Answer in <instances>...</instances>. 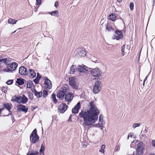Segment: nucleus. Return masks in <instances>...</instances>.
<instances>
[{
	"label": "nucleus",
	"instance_id": "obj_1",
	"mask_svg": "<svg viewBox=\"0 0 155 155\" xmlns=\"http://www.w3.org/2000/svg\"><path fill=\"white\" fill-rule=\"evenodd\" d=\"M89 106L90 108L88 110H82L78 116L83 118L84 124L87 126L91 125L95 122L100 113L94 101L90 102Z\"/></svg>",
	"mask_w": 155,
	"mask_h": 155
},
{
	"label": "nucleus",
	"instance_id": "obj_2",
	"mask_svg": "<svg viewBox=\"0 0 155 155\" xmlns=\"http://www.w3.org/2000/svg\"><path fill=\"white\" fill-rule=\"evenodd\" d=\"M18 67V64L16 62H12L8 65L7 69H4L3 70H0V72L4 71L7 72H12L15 70Z\"/></svg>",
	"mask_w": 155,
	"mask_h": 155
},
{
	"label": "nucleus",
	"instance_id": "obj_3",
	"mask_svg": "<svg viewBox=\"0 0 155 155\" xmlns=\"http://www.w3.org/2000/svg\"><path fill=\"white\" fill-rule=\"evenodd\" d=\"M90 73L93 76L95 77V79L97 80H101L100 77L102 75V72L99 68H96L93 69L91 70Z\"/></svg>",
	"mask_w": 155,
	"mask_h": 155
},
{
	"label": "nucleus",
	"instance_id": "obj_4",
	"mask_svg": "<svg viewBox=\"0 0 155 155\" xmlns=\"http://www.w3.org/2000/svg\"><path fill=\"white\" fill-rule=\"evenodd\" d=\"M39 139V137L38 135L37 129L34 130L30 135V140L31 143H35L38 142Z\"/></svg>",
	"mask_w": 155,
	"mask_h": 155
},
{
	"label": "nucleus",
	"instance_id": "obj_5",
	"mask_svg": "<svg viewBox=\"0 0 155 155\" xmlns=\"http://www.w3.org/2000/svg\"><path fill=\"white\" fill-rule=\"evenodd\" d=\"M100 80H97L94 85L93 92L94 94L98 93L101 90V81Z\"/></svg>",
	"mask_w": 155,
	"mask_h": 155
},
{
	"label": "nucleus",
	"instance_id": "obj_6",
	"mask_svg": "<svg viewBox=\"0 0 155 155\" xmlns=\"http://www.w3.org/2000/svg\"><path fill=\"white\" fill-rule=\"evenodd\" d=\"M69 84L73 88L77 89L78 88V83L77 80L74 77L69 78Z\"/></svg>",
	"mask_w": 155,
	"mask_h": 155
},
{
	"label": "nucleus",
	"instance_id": "obj_7",
	"mask_svg": "<svg viewBox=\"0 0 155 155\" xmlns=\"http://www.w3.org/2000/svg\"><path fill=\"white\" fill-rule=\"evenodd\" d=\"M61 90L58 91V93L57 94V96L61 100L64 99V96H65L66 90V87H63Z\"/></svg>",
	"mask_w": 155,
	"mask_h": 155
},
{
	"label": "nucleus",
	"instance_id": "obj_8",
	"mask_svg": "<svg viewBox=\"0 0 155 155\" xmlns=\"http://www.w3.org/2000/svg\"><path fill=\"white\" fill-rule=\"evenodd\" d=\"M88 68L87 67L83 64L78 65L77 67V70L81 73H86L88 71ZM89 69H90V68H89Z\"/></svg>",
	"mask_w": 155,
	"mask_h": 155
},
{
	"label": "nucleus",
	"instance_id": "obj_9",
	"mask_svg": "<svg viewBox=\"0 0 155 155\" xmlns=\"http://www.w3.org/2000/svg\"><path fill=\"white\" fill-rule=\"evenodd\" d=\"M68 106L65 103H62L59 105L58 109L59 111L61 113H64L67 109Z\"/></svg>",
	"mask_w": 155,
	"mask_h": 155
},
{
	"label": "nucleus",
	"instance_id": "obj_10",
	"mask_svg": "<svg viewBox=\"0 0 155 155\" xmlns=\"http://www.w3.org/2000/svg\"><path fill=\"white\" fill-rule=\"evenodd\" d=\"M17 107L18 111H21L24 112L25 113L27 112L28 110V107L21 104L18 105Z\"/></svg>",
	"mask_w": 155,
	"mask_h": 155
},
{
	"label": "nucleus",
	"instance_id": "obj_11",
	"mask_svg": "<svg viewBox=\"0 0 155 155\" xmlns=\"http://www.w3.org/2000/svg\"><path fill=\"white\" fill-rule=\"evenodd\" d=\"M74 95L72 92H70L67 94L65 93L64 96V99L67 102H68V104L69 102L71 101Z\"/></svg>",
	"mask_w": 155,
	"mask_h": 155
},
{
	"label": "nucleus",
	"instance_id": "obj_12",
	"mask_svg": "<svg viewBox=\"0 0 155 155\" xmlns=\"http://www.w3.org/2000/svg\"><path fill=\"white\" fill-rule=\"evenodd\" d=\"M19 73L21 75H26L28 73V71L25 67L21 66L19 69Z\"/></svg>",
	"mask_w": 155,
	"mask_h": 155
},
{
	"label": "nucleus",
	"instance_id": "obj_13",
	"mask_svg": "<svg viewBox=\"0 0 155 155\" xmlns=\"http://www.w3.org/2000/svg\"><path fill=\"white\" fill-rule=\"evenodd\" d=\"M22 97L21 96H17L16 95L13 96L12 97L11 101H12L15 102L18 104H20L21 103V100Z\"/></svg>",
	"mask_w": 155,
	"mask_h": 155
},
{
	"label": "nucleus",
	"instance_id": "obj_14",
	"mask_svg": "<svg viewBox=\"0 0 155 155\" xmlns=\"http://www.w3.org/2000/svg\"><path fill=\"white\" fill-rule=\"evenodd\" d=\"M45 79V88H48L49 89H51L52 87V84L50 80L48 79L47 77Z\"/></svg>",
	"mask_w": 155,
	"mask_h": 155
},
{
	"label": "nucleus",
	"instance_id": "obj_15",
	"mask_svg": "<svg viewBox=\"0 0 155 155\" xmlns=\"http://www.w3.org/2000/svg\"><path fill=\"white\" fill-rule=\"evenodd\" d=\"M80 107V103L79 102H78L74 107L72 109V113L74 114L78 113Z\"/></svg>",
	"mask_w": 155,
	"mask_h": 155
},
{
	"label": "nucleus",
	"instance_id": "obj_16",
	"mask_svg": "<svg viewBox=\"0 0 155 155\" xmlns=\"http://www.w3.org/2000/svg\"><path fill=\"white\" fill-rule=\"evenodd\" d=\"M130 48V46L129 45H127L126 48H125L124 45L122 47V54L123 55L125 54V53H127L129 52Z\"/></svg>",
	"mask_w": 155,
	"mask_h": 155
},
{
	"label": "nucleus",
	"instance_id": "obj_17",
	"mask_svg": "<svg viewBox=\"0 0 155 155\" xmlns=\"http://www.w3.org/2000/svg\"><path fill=\"white\" fill-rule=\"evenodd\" d=\"M26 82V81L24 79L21 78H17L16 83L18 84L19 85H21L23 84L25 82Z\"/></svg>",
	"mask_w": 155,
	"mask_h": 155
},
{
	"label": "nucleus",
	"instance_id": "obj_18",
	"mask_svg": "<svg viewBox=\"0 0 155 155\" xmlns=\"http://www.w3.org/2000/svg\"><path fill=\"white\" fill-rule=\"evenodd\" d=\"M117 18V16L114 13H113L108 17V18L113 21H114Z\"/></svg>",
	"mask_w": 155,
	"mask_h": 155
},
{
	"label": "nucleus",
	"instance_id": "obj_19",
	"mask_svg": "<svg viewBox=\"0 0 155 155\" xmlns=\"http://www.w3.org/2000/svg\"><path fill=\"white\" fill-rule=\"evenodd\" d=\"M77 70V67L75 65H73L70 68V73L73 74Z\"/></svg>",
	"mask_w": 155,
	"mask_h": 155
},
{
	"label": "nucleus",
	"instance_id": "obj_20",
	"mask_svg": "<svg viewBox=\"0 0 155 155\" xmlns=\"http://www.w3.org/2000/svg\"><path fill=\"white\" fill-rule=\"evenodd\" d=\"M48 13L51 15H53L56 17H58L59 16L58 10L50 12H48Z\"/></svg>",
	"mask_w": 155,
	"mask_h": 155
},
{
	"label": "nucleus",
	"instance_id": "obj_21",
	"mask_svg": "<svg viewBox=\"0 0 155 155\" xmlns=\"http://www.w3.org/2000/svg\"><path fill=\"white\" fill-rule=\"evenodd\" d=\"M28 98L24 94L23 95L21 100V103L23 104H25L28 102Z\"/></svg>",
	"mask_w": 155,
	"mask_h": 155
},
{
	"label": "nucleus",
	"instance_id": "obj_22",
	"mask_svg": "<svg viewBox=\"0 0 155 155\" xmlns=\"http://www.w3.org/2000/svg\"><path fill=\"white\" fill-rule=\"evenodd\" d=\"M32 87H34V85L33 84L32 81H28L27 83V88H30Z\"/></svg>",
	"mask_w": 155,
	"mask_h": 155
},
{
	"label": "nucleus",
	"instance_id": "obj_23",
	"mask_svg": "<svg viewBox=\"0 0 155 155\" xmlns=\"http://www.w3.org/2000/svg\"><path fill=\"white\" fill-rule=\"evenodd\" d=\"M29 72L31 76L32 77V78H34L36 76V73L33 69H29Z\"/></svg>",
	"mask_w": 155,
	"mask_h": 155
},
{
	"label": "nucleus",
	"instance_id": "obj_24",
	"mask_svg": "<svg viewBox=\"0 0 155 155\" xmlns=\"http://www.w3.org/2000/svg\"><path fill=\"white\" fill-rule=\"evenodd\" d=\"M78 54L81 57H84L86 54V52L84 49H82L79 51Z\"/></svg>",
	"mask_w": 155,
	"mask_h": 155
},
{
	"label": "nucleus",
	"instance_id": "obj_25",
	"mask_svg": "<svg viewBox=\"0 0 155 155\" xmlns=\"http://www.w3.org/2000/svg\"><path fill=\"white\" fill-rule=\"evenodd\" d=\"M45 149V144L43 142L41 146V148L39 150V151L41 154L42 153L44 154V152Z\"/></svg>",
	"mask_w": 155,
	"mask_h": 155
},
{
	"label": "nucleus",
	"instance_id": "obj_26",
	"mask_svg": "<svg viewBox=\"0 0 155 155\" xmlns=\"http://www.w3.org/2000/svg\"><path fill=\"white\" fill-rule=\"evenodd\" d=\"M34 94L37 98H40L42 96V92L41 91L39 92L35 91Z\"/></svg>",
	"mask_w": 155,
	"mask_h": 155
},
{
	"label": "nucleus",
	"instance_id": "obj_27",
	"mask_svg": "<svg viewBox=\"0 0 155 155\" xmlns=\"http://www.w3.org/2000/svg\"><path fill=\"white\" fill-rule=\"evenodd\" d=\"M17 21V20H15L12 18H9L8 20V22L9 24L13 25L16 24Z\"/></svg>",
	"mask_w": 155,
	"mask_h": 155
},
{
	"label": "nucleus",
	"instance_id": "obj_28",
	"mask_svg": "<svg viewBox=\"0 0 155 155\" xmlns=\"http://www.w3.org/2000/svg\"><path fill=\"white\" fill-rule=\"evenodd\" d=\"M3 105L8 111H10V110L11 109V107L10 104L8 103L3 104Z\"/></svg>",
	"mask_w": 155,
	"mask_h": 155
},
{
	"label": "nucleus",
	"instance_id": "obj_29",
	"mask_svg": "<svg viewBox=\"0 0 155 155\" xmlns=\"http://www.w3.org/2000/svg\"><path fill=\"white\" fill-rule=\"evenodd\" d=\"M51 97L53 102L55 104H56L58 101L56 99V95L54 93H53L51 95Z\"/></svg>",
	"mask_w": 155,
	"mask_h": 155
},
{
	"label": "nucleus",
	"instance_id": "obj_30",
	"mask_svg": "<svg viewBox=\"0 0 155 155\" xmlns=\"http://www.w3.org/2000/svg\"><path fill=\"white\" fill-rule=\"evenodd\" d=\"M143 143L142 142H140L137 144V149L143 150Z\"/></svg>",
	"mask_w": 155,
	"mask_h": 155
},
{
	"label": "nucleus",
	"instance_id": "obj_31",
	"mask_svg": "<svg viewBox=\"0 0 155 155\" xmlns=\"http://www.w3.org/2000/svg\"><path fill=\"white\" fill-rule=\"evenodd\" d=\"M123 36L121 35H115L114 36L113 38V39H116L117 40H119L120 39L122 38Z\"/></svg>",
	"mask_w": 155,
	"mask_h": 155
},
{
	"label": "nucleus",
	"instance_id": "obj_32",
	"mask_svg": "<svg viewBox=\"0 0 155 155\" xmlns=\"http://www.w3.org/2000/svg\"><path fill=\"white\" fill-rule=\"evenodd\" d=\"M11 59L10 58H5V64L8 66L10 63H11Z\"/></svg>",
	"mask_w": 155,
	"mask_h": 155
},
{
	"label": "nucleus",
	"instance_id": "obj_33",
	"mask_svg": "<svg viewBox=\"0 0 155 155\" xmlns=\"http://www.w3.org/2000/svg\"><path fill=\"white\" fill-rule=\"evenodd\" d=\"M140 53L141 52H139L138 53V55L136 57V62L138 64H139V63Z\"/></svg>",
	"mask_w": 155,
	"mask_h": 155
},
{
	"label": "nucleus",
	"instance_id": "obj_34",
	"mask_svg": "<svg viewBox=\"0 0 155 155\" xmlns=\"http://www.w3.org/2000/svg\"><path fill=\"white\" fill-rule=\"evenodd\" d=\"M143 150L141 149H137L136 155H140L143 154Z\"/></svg>",
	"mask_w": 155,
	"mask_h": 155
},
{
	"label": "nucleus",
	"instance_id": "obj_35",
	"mask_svg": "<svg viewBox=\"0 0 155 155\" xmlns=\"http://www.w3.org/2000/svg\"><path fill=\"white\" fill-rule=\"evenodd\" d=\"M48 92L46 90H44L43 91V96L44 98H46L48 95Z\"/></svg>",
	"mask_w": 155,
	"mask_h": 155
},
{
	"label": "nucleus",
	"instance_id": "obj_36",
	"mask_svg": "<svg viewBox=\"0 0 155 155\" xmlns=\"http://www.w3.org/2000/svg\"><path fill=\"white\" fill-rule=\"evenodd\" d=\"M115 33L116 35H117V36L120 35L123 36V35L120 30H116Z\"/></svg>",
	"mask_w": 155,
	"mask_h": 155
},
{
	"label": "nucleus",
	"instance_id": "obj_37",
	"mask_svg": "<svg viewBox=\"0 0 155 155\" xmlns=\"http://www.w3.org/2000/svg\"><path fill=\"white\" fill-rule=\"evenodd\" d=\"M106 30L109 31H110L113 30V28L110 25H107L106 27Z\"/></svg>",
	"mask_w": 155,
	"mask_h": 155
},
{
	"label": "nucleus",
	"instance_id": "obj_38",
	"mask_svg": "<svg viewBox=\"0 0 155 155\" xmlns=\"http://www.w3.org/2000/svg\"><path fill=\"white\" fill-rule=\"evenodd\" d=\"M103 124V123H101V124H95V125L97 127H100V129H101V130H102L103 128V126L102 125Z\"/></svg>",
	"mask_w": 155,
	"mask_h": 155
},
{
	"label": "nucleus",
	"instance_id": "obj_39",
	"mask_svg": "<svg viewBox=\"0 0 155 155\" xmlns=\"http://www.w3.org/2000/svg\"><path fill=\"white\" fill-rule=\"evenodd\" d=\"M130 10L132 11L133 10L134 8V4L133 2H131L130 4Z\"/></svg>",
	"mask_w": 155,
	"mask_h": 155
},
{
	"label": "nucleus",
	"instance_id": "obj_40",
	"mask_svg": "<svg viewBox=\"0 0 155 155\" xmlns=\"http://www.w3.org/2000/svg\"><path fill=\"white\" fill-rule=\"evenodd\" d=\"M28 97L30 100H32L34 98L33 94L31 93H29L28 94Z\"/></svg>",
	"mask_w": 155,
	"mask_h": 155
},
{
	"label": "nucleus",
	"instance_id": "obj_41",
	"mask_svg": "<svg viewBox=\"0 0 155 155\" xmlns=\"http://www.w3.org/2000/svg\"><path fill=\"white\" fill-rule=\"evenodd\" d=\"M140 123H135L133 124L132 127L134 128H135L137 127L140 126Z\"/></svg>",
	"mask_w": 155,
	"mask_h": 155
},
{
	"label": "nucleus",
	"instance_id": "obj_42",
	"mask_svg": "<svg viewBox=\"0 0 155 155\" xmlns=\"http://www.w3.org/2000/svg\"><path fill=\"white\" fill-rule=\"evenodd\" d=\"M13 82V80H10L7 81L6 83L8 85H11L12 84Z\"/></svg>",
	"mask_w": 155,
	"mask_h": 155
},
{
	"label": "nucleus",
	"instance_id": "obj_43",
	"mask_svg": "<svg viewBox=\"0 0 155 155\" xmlns=\"http://www.w3.org/2000/svg\"><path fill=\"white\" fill-rule=\"evenodd\" d=\"M103 116L101 114L99 117V122H101V123H103Z\"/></svg>",
	"mask_w": 155,
	"mask_h": 155
},
{
	"label": "nucleus",
	"instance_id": "obj_44",
	"mask_svg": "<svg viewBox=\"0 0 155 155\" xmlns=\"http://www.w3.org/2000/svg\"><path fill=\"white\" fill-rule=\"evenodd\" d=\"M7 90V87H3L2 88V91L5 93H6Z\"/></svg>",
	"mask_w": 155,
	"mask_h": 155
},
{
	"label": "nucleus",
	"instance_id": "obj_45",
	"mask_svg": "<svg viewBox=\"0 0 155 155\" xmlns=\"http://www.w3.org/2000/svg\"><path fill=\"white\" fill-rule=\"evenodd\" d=\"M39 80L40 79L36 78L35 79L33 80V81L36 84H38Z\"/></svg>",
	"mask_w": 155,
	"mask_h": 155
},
{
	"label": "nucleus",
	"instance_id": "obj_46",
	"mask_svg": "<svg viewBox=\"0 0 155 155\" xmlns=\"http://www.w3.org/2000/svg\"><path fill=\"white\" fill-rule=\"evenodd\" d=\"M32 153L34 155H38L39 153V152L38 150H33L32 151Z\"/></svg>",
	"mask_w": 155,
	"mask_h": 155
},
{
	"label": "nucleus",
	"instance_id": "obj_47",
	"mask_svg": "<svg viewBox=\"0 0 155 155\" xmlns=\"http://www.w3.org/2000/svg\"><path fill=\"white\" fill-rule=\"evenodd\" d=\"M5 58L4 59H0V64H2V63H4L5 64V63L6 62L5 60Z\"/></svg>",
	"mask_w": 155,
	"mask_h": 155
},
{
	"label": "nucleus",
	"instance_id": "obj_48",
	"mask_svg": "<svg viewBox=\"0 0 155 155\" xmlns=\"http://www.w3.org/2000/svg\"><path fill=\"white\" fill-rule=\"evenodd\" d=\"M36 4L38 5H40L41 4V0H36Z\"/></svg>",
	"mask_w": 155,
	"mask_h": 155
},
{
	"label": "nucleus",
	"instance_id": "obj_49",
	"mask_svg": "<svg viewBox=\"0 0 155 155\" xmlns=\"http://www.w3.org/2000/svg\"><path fill=\"white\" fill-rule=\"evenodd\" d=\"M41 76L40 75V74H39V73H38L37 74V76L36 78L39 79H41Z\"/></svg>",
	"mask_w": 155,
	"mask_h": 155
},
{
	"label": "nucleus",
	"instance_id": "obj_50",
	"mask_svg": "<svg viewBox=\"0 0 155 155\" xmlns=\"http://www.w3.org/2000/svg\"><path fill=\"white\" fill-rule=\"evenodd\" d=\"M27 155H34L31 151H29L27 153Z\"/></svg>",
	"mask_w": 155,
	"mask_h": 155
},
{
	"label": "nucleus",
	"instance_id": "obj_51",
	"mask_svg": "<svg viewBox=\"0 0 155 155\" xmlns=\"http://www.w3.org/2000/svg\"><path fill=\"white\" fill-rule=\"evenodd\" d=\"M58 5L59 3L58 2L56 1L54 3V6L57 8V6Z\"/></svg>",
	"mask_w": 155,
	"mask_h": 155
},
{
	"label": "nucleus",
	"instance_id": "obj_52",
	"mask_svg": "<svg viewBox=\"0 0 155 155\" xmlns=\"http://www.w3.org/2000/svg\"><path fill=\"white\" fill-rule=\"evenodd\" d=\"M9 112H10V113H9L7 115H4L3 116V117H5V116H8L9 115H12V112L10 110V111H9Z\"/></svg>",
	"mask_w": 155,
	"mask_h": 155
},
{
	"label": "nucleus",
	"instance_id": "obj_53",
	"mask_svg": "<svg viewBox=\"0 0 155 155\" xmlns=\"http://www.w3.org/2000/svg\"><path fill=\"white\" fill-rule=\"evenodd\" d=\"M105 148V145L103 144L101 146V149L104 150Z\"/></svg>",
	"mask_w": 155,
	"mask_h": 155
},
{
	"label": "nucleus",
	"instance_id": "obj_54",
	"mask_svg": "<svg viewBox=\"0 0 155 155\" xmlns=\"http://www.w3.org/2000/svg\"><path fill=\"white\" fill-rule=\"evenodd\" d=\"M11 119L13 122V123L15 121V119L13 115H12L11 116Z\"/></svg>",
	"mask_w": 155,
	"mask_h": 155
},
{
	"label": "nucleus",
	"instance_id": "obj_55",
	"mask_svg": "<svg viewBox=\"0 0 155 155\" xmlns=\"http://www.w3.org/2000/svg\"><path fill=\"white\" fill-rule=\"evenodd\" d=\"M68 121H71V115H70V116L69 117V118L68 120Z\"/></svg>",
	"mask_w": 155,
	"mask_h": 155
},
{
	"label": "nucleus",
	"instance_id": "obj_56",
	"mask_svg": "<svg viewBox=\"0 0 155 155\" xmlns=\"http://www.w3.org/2000/svg\"><path fill=\"white\" fill-rule=\"evenodd\" d=\"M129 137H132V136L131 135V134L130 133H129L128 135V137H127V139H128Z\"/></svg>",
	"mask_w": 155,
	"mask_h": 155
},
{
	"label": "nucleus",
	"instance_id": "obj_57",
	"mask_svg": "<svg viewBox=\"0 0 155 155\" xmlns=\"http://www.w3.org/2000/svg\"><path fill=\"white\" fill-rule=\"evenodd\" d=\"M5 106H4L2 108H0V110H1V111L4 110L5 109Z\"/></svg>",
	"mask_w": 155,
	"mask_h": 155
},
{
	"label": "nucleus",
	"instance_id": "obj_58",
	"mask_svg": "<svg viewBox=\"0 0 155 155\" xmlns=\"http://www.w3.org/2000/svg\"><path fill=\"white\" fill-rule=\"evenodd\" d=\"M99 152H101L102 153H104V151L103 149H101L99 150Z\"/></svg>",
	"mask_w": 155,
	"mask_h": 155
},
{
	"label": "nucleus",
	"instance_id": "obj_59",
	"mask_svg": "<svg viewBox=\"0 0 155 155\" xmlns=\"http://www.w3.org/2000/svg\"><path fill=\"white\" fill-rule=\"evenodd\" d=\"M31 91L32 92H34V93H35V91H37L36 89L35 88H34L33 90H31Z\"/></svg>",
	"mask_w": 155,
	"mask_h": 155
},
{
	"label": "nucleus",
	"instance_id": "obj_60",
	"mask_svg": "<svg viewBox=\"0 0 155 155\" xmlns=\"http://www.w3.org/2000/svg\"><path fill=\"white\" fill-rule=\"evenodd\" d=\"M22 28H18V29H17L14 32H13L12 33V34H13V33H15L16 31H17L18 30H19L20 29H21Z\"/></svg>",
	"mask_w": 155,
	"mask_h": 155
},
{
	"label": "nucleus",
	"instance_id": "obj_61",
	"mask_svg": "<svg viewBox=\"0 0 155 155\" xmlns=\"http://www.w3.org/2000/svg\"><path fill=\"white\" fill-rule=\"evenodd\" d=\"M148 76H147L146 77V78H145L144 79V80H143L144 82H145V81H146V80H147V78H148Z\"/></svg>",
	"mask_w": 155,
	"mask_h": 155
},
{
	"label": "nucleus",
	"instance_id": "obj_62",
	"mask_svg": "<svg viewBox=\"0 0 155 155\" xmlns=\"http://www.w3.org/2000/svg\"><path fill=\"white\" fill-rule=\"evenodd\" d=\"M95 63H98L99 61L98 60H96L95 61H94Z\"/></svg>",
	"mask_w": 155,
	"mask_h": 155
},
{
	"label": "nucleus",
	"instance_id": "obj_63",
	"mask_svg": "<svg viewBox=\"0 0 155 155\" xmlns=\"http://www.w3.org/2000/svg\"><path fill=\"white\" fill-rule=\"evenodd\" d=\"M117 0V2H118L119 3H120V2H121L122 1V0Z\"/></svg>",
	"mask_w": 155,
	"mask_h": 155
},
{
	"label": "nucleus",
	"instance_id": "obj_64",
	"mask_svg": "<svg viewBox=\"0 0 155 155\" xmlns=\"http://www.w3.org/2000/svg\"><path fill=\"white\" fill-rule=\"evenodd\" d=\"M35 109V107H32V108H31V110H32L33 111V110H34Z\"/></svg>",
	"mask_w": 155,
	"mask_h": 155
}]
</instances>
